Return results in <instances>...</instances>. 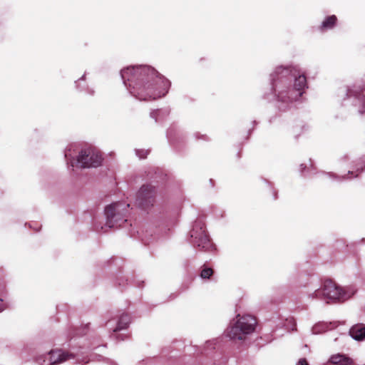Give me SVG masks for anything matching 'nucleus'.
Listing matches in <instances>:
<instances>
[{
  "label": "nucleus",
  "instance_id": "nucleus-14",
  "mask_svg": "<svg viewBox=\"0 0 365 365\" xmlns=\"http://www.w3.org/2000/svg\"><path fill=\"white\" fill-rule=\"evenodd\" d=\"M130 323V317L128 314L120 316L117 327L113 329V332H117L121 329H126Z\"/></svg>",
  "mask_w": 365,
  "mask_h": 365
},
{
  "label": "nucleus",
  "instance_id": "nucleus-10",
  "mask_svg": "<svg viewBox=\"0 0 365 365\" xmlns=\"http://www.w3.org/2000/svg\"><path fill=\"white\" fill-rule=\"evenodd\" d=\"M349 335L356 341L365 339V324L359 323L353 325L349 329Z\"/></svg>",
  "mask_w": 365,
  "mask_h": 365
},
{
  "label": "nucleus",
  "instance_id": "nucleus-5",
  "mask_svg": "<svg viewBox=\"0 0 365 365\" xmlns=\"http://www.w3.org/2000/svg\"><path fill=\"white\" fill-rule=\"evenodd\" d=\"M313 297L316 299H325L327 303L330 301H344L348 299L346 293L331 279H326L320 289L315 290Z\"/></svg>",
  "mask_w": 365,
  "mask_h": 365
},
{
  "label": "nucleus",
  "instance_id": "nucleus-20",
  "mask_svg": "<svg viewBox=\"0 0 365 365\" xmlns=\"http://www.w3.org/2000/svg\"><path fill=\"white\" fill-rule=\"evenodd\" d=\"M349 174L352 175V174H353V172L349 171Z\"/></svg>",
  "mask_w": 365,
  "mask_h": 365
},
{
  "label": "nucleus",
  "instance_id": "nucleus-7",
  "mask_svg": "<svg viewBox=\"0 0 365 365\" xmlns=\"http://www.w3.org/2000/svg\"><path fill=\"white\" fill-rule=\"evenodd\" d=\"M103 157L101 153L93 147L83 148L77 157V165L81 168H96L101 165Z\"/></svg>",
  "mask_w": 365,
  "mask_h": 365
},
{
  "label": "nucleus",
  "instance_id": "nucleus-9",
  "mask_svg": "<svg viewBox=\"0 0 365 365\" xmlns=\"http://www.w3.org/2000/svg\"><path fill=\"white\" fill-rule=\"evenodd\" d=\"M74 359V354L62 349H52L48 352V365H56L63 363L68 360ZM46 359L44 356H39L36 359L38 363L45 362Z\"/></svg>",
  "mask_w": 365,
  "mask_h": 365
},
{
  "label": "nucleus",
  "instance_id": "nucleus-13",
  "mask_svg": "<svg viewBox=\"0 0 365 365\" xmlns=\"http://www.w3.org/2000/svg\"><path fill=\"white\" fill-rule=\"evenodd\" d=\"M349 93L351 96L365 103V85L354 86V89L349 91Z\"/></svg>",
  "mask_w": 365,
  "mask_h": 365
},
{
  "label": "nucleus",
  "instance_id": "nucleus-4",
  "mask_svg": "<svg viewBox=\"0 0 365 365\" xmlns=\"http://www.w3.org/2000/svg\"><path fill=\"white\" fill-rule=\"evenodd\" d=\"M257 323L253 316L238 314L236 322L227 328V336L232 340H245L247 335L255 331Z\"/></svg>",
  "mask_w": 365,
  "mask_h": 365
},
{
  "label": "nucleus",
  "instance_id": "nucleus-12",
  "mask_svg": "<svg viewBox=\"0 0 365 365\" xmlns=\"http://www.w3.org/2000/svg\"><path fill=\"white\" fill-rule=\"evenodd\" d=\"M337 22V18L335 15H331L325 18L321 26L319 27L320 31L323 32L328 29H333Z\"/></svg>",
  "mask_w": 365,
  "mask_h": 365
},
{
  "label": "nucleus",
  "instance_id": "nucleus-16",
  "mask_svg": "<svg viewBox=\"0 0 365 365\" xmlns=\"http://www.w3.org/2000/svg\"><path fill=\"white\" fill-rule=\"evenodd\" d=\"M297 365H309L306 359H300L297 363Z\"/></svg>",
  "mask_w": 365,
  "mask_h": 365
},
{
  "label": "nucleus",
  "instance_id": "nucleus-1",
  "mask_svg": "<svg viewBox=\"0 0 365 365\" xmlns=\"http://www.w3.org/2000/svg\"><path fill=\"white\" fill-rule=\"evenodd\" d=\"M124 83L140 101H152L165 96L170 82L149 66H130L121 71Z\"/></svg>",
  "mask_w": 365,
  "mask_h": 365
},
{
  "label": "nucleus",
  "instance_id": "nucleus-17",
  "mask_svg": "<svg viewBox=\"0 0 365 365\" xmlns=\"http://www.w3.org/2000/svg\"><path fill=\"white\" fill-rule=\"evenodd\" d=\"M0 301H1V304H0V312H3L4 310H5L6 309V305L5 304H4L2 302L3 300L1 299H0Z\"/></svg>",
  "mask_w": 365,
  "mask_h": 365
},
{
  "label": "nucleus",
  "instance_id": "nucleus-11",
  "mask_svg": "<svg viewBox=\"0 0 365 365\" xmlns=\"http://www.w3.org/2000/svg\"><path fill=\"white\" fill-rule=\"evenodd\" d=\"M329 362L334 365H355L354 361L345 354H334L329 359Z\"/></svg>",
  "mask_w": 365,
  "mask_h": 365
},
{
  "label": "nucleus",
  "instance_id": "nucleus-8",
  "mask_svg": "<svg viewBox=\"0 0 365 365\" xmlns=\"http://www.w3.org/2000/svg\"><path fill=\"white\" fill-rule=\"evenodd\" d=\"M157 191L151 185H143L136 195V203L143 210L152 207L156 202Z\"/></svg>",
  "mask_w": 365,
  "mask_h": 365
},
{
  "label": "nucleus",
  "instance_id": "nucleus-3",
  "mask_svg": "<svg viewBox=\"0 0 365 365\" xmlns=\"http://www.w3.org/2000/svg\"><path fill=\"white\" fill-rule=\"evenodd\" d=\"M129 204L123 202H114L108 205L105 209V215L106 216V225L101 226L97 223L95 224V230L98 232H107L108 228L120 227L127 220L125 219V212Z\"/></svg>",
  "mask_w": 365,
  "mask_h": 365
},
{
  "label": "nucleus",
  "instance_id": "nucleus-6",
  "mask_svg": "<svg viewBox=\"0 0 365 365\" xmlns=\"http://www.w3.org/2000/svg\"><path fill=\"white\" fill-rule=\"evenodd\" d=\"M192 238L191 243L201 250L210 252L212 250L214 245L207 233L205 225L203 222H195L192 230L190 231Z\"/></svg>",
  "mask_w": 365,
  "mask_h": 365
},
{
  "label": "nucleus",
  "instance_id": "nucleus-2",
  "mask_svg": "<svg viewBox=\"0 0 365 365\" xmlns=\"http://www.w3.org/2000/svg\"><path fill=\"white\" fill-rule=\"evenodd\" d=\"M273 86L279 101L289 103L297 101L308 88L307 77L292 66H278L272 74Z\"/></svg>",
  "mask_w": 365,
  "mask_h": 365
},
{
  "label": "nucleus",
  "instance_id": "nucleus-18",
  "mask_svg": "<svg viewBox=\"0 0 365 365\" xmlns=\"http://www.w3.org/2000/svg\"><path fill=\"white\" fill-rule=\"evenodd\" d=\"M306 168H307V165H304V164H301L300 165V170H301L302 173H303Z\"/></svg>",
  "mask_w": 365,
  "mask_h": 365
},
{
  "label": "nucleus",
  "instance_id": "nucleus-15",
  "mask_svg": "<svg viewBox=\"0 0 365 365\" xmlns=\"http://www.w3.org/2000/svg\"><path fill=\"white\" fill-rule=\"evenodd\" d=\"M214 269L211 267H207L205 264L201 267V272L200 276L203 279H210L214 274Z\"/></svg>",
  "mask_w": 365,
  "mask_h": 365
},
{
  "label": "nucleus",
  "instance_id": "nucleus-19",
  "mask_svg": "<svg viewBox=\"0 0 365 365\" xmlns=\"http://www.w3.org/2000/svg\"><path fill=\"white\" fill-rule=\"evenodd\" d=\"M85 334H86L85 332H79V333H76V335H83Z\"/></svg>",
  "mask_w": 365,
  "mask_h": 365
}]
</instances>
